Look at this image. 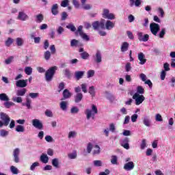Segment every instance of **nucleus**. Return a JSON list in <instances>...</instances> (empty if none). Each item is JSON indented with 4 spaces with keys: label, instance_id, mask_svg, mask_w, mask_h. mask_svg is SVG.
Instances as JSON below:
<instances>
[{
    "label": "nucleus",
    "instance_id": "dca6fc26",
    "mask_svg": "<svg viewBox=\"0 0 175 175\" xmlns=\"http://www.w3.org/2000/svg\"><path fill=\"white\" fill-rule=\"evenodd\" d=\"M120 146H122V147H124L125 150H129V138L126 137L122 139L120 142Z\"/></svg>",
    "mask_w": 175,
    "mask_h": 175
},
{
    "label": "nucleus",
    "instance_id": "3c124183",
    "mask_svg": "<svg viewBox=\"0 0 175 175\" xmlns=\"http://www.w3.org/2000/svg\"><path fill=\"white\" fill-rule=\"evenodd\" d=\"M10 170L12 174H17L18 173V169L17 167H14V165H12L10 167Z\"/></svg>",
    "mask_w": 175,
    "mask_h": 175
},
{
    "label": "nucleus",
    "instance_id": "f3484780",
    "mask_svg": "<svg viewBox=\"0 0 175 175\" xmlns=\"http://www.w3.org/2000/svg\"><path fill=\"white\" fill-rule=\"evenodd\" d=\"M79 51V53H81L80 54V55H81V58H82V59H88V58L90 57V54H88V53H87V51H84L83 48H80Z\"/></svg>",
    "mask_w": 175,
    "mask_h": 175
},
{
    "label": "nucleus",
    "instance_id": "c03bdc74",
    "mask_svg": "<svg viewBox=\"0 0 175 175\" xmlns=\"http://www.w3.org/2000/svg\"><path fill=\"white\" fill-rule=\"evenodd\" d=\"M25 73H26L27 76H31V75H32V68L29 66L25 67Z\"/></svg>",
    "mask_w": 175,
    "mask_h": 175
},
{
    "label": "nucleus",
    "instance_id": "e433bc0d",
    "mask_svg": "<svg viewBox=\"0 0 175 175\" xmlns=\"http://www.w3.org/2000/svg\"><path fill=\"white\" fill-rule=\"evenodd\" d=\"M13 102H16V103H23V98L21 96H14L12 97Z\"/></svg>",
    "mask_w": 175,
    "mask_h": 175
},
{
    "label": "nucleus",
    "instance_id": "13d9d810",
    "mask_svg": "<svg viewBox=\"0 0 175 175\" xmlns=\"http://www.w3.org/2000/svg\"><path fill=\"white\" fill-rule=\"evenodd\" d=\"M81 6H82V9H83L84 10H90L92 8V6H91V5L85 4V3H84L83 5H81Z\"/></svg>",
    "mask_w": 175,
    "mask_h": 175
},
{
    "label": "nucleus",
    "instance_id": "37998d69",
    "mask_svg": "<svg viewBox=\"0 0 175 175\" xmlns=\"http://www.w3.org/2000/svg\"><path fill=\"white\" fill-rule=\"evenodd\" d=\"M135 94H139V95H143L144 94V88L142 86L137 87V92Z\"/></svg>",
    "mask_w": 175,
    "mask_h": 175
},
{
    "label": "nucleus",
    "instance_id": "c85d7f7f",
    "mask_svg": "<svg viewBox=\"0 0 175 175\" xmlns=\"http://www.w3.org/2000/svg\"><path fill=\"white\" fill-rule=\"evenodd\" d=\"M27 94V90L25 88H21L16 90L17 96H24Z\"/></svg>",
    "mask_w": 175,
    "mask_h": 175
},
{
    "label": "nucleus",
    "instance_id": "a211bd4d",
    "mask_svg": "<svg viewBox=\"0 0 175 175\" xmlns=\"http://www.w3.org/2000/svg\"><path fill=\"white\" fill-rule=\"evenodd\" d=\"M129 2L131 8H133V6L139 8L142 5V0H129Z\"/></svg>",
    "mask_w": 175,
    "mask_h": 175
},
{
    "label": "nucleus",
    "instance_id": "bf43d9fd",
    "mask_svg": "<svg viewBox=\"0 0 175 175\" xmlns=\"http://www.w3.org/2000/svg\"><path fill=\"white\" fill-rule=\"evenodd\" d=\"M60 5L62 8H66V6H69V0H63Z\"/></svg>",
    "mask_w": 175,
    "mask_h": 175
},
{
    "label": "nucleus",
    "instance_id": "680f3d73",
    "mask_svg": "<svg viewBox=\"0 0 175 175\" xmlns=\"http://www.w3.org/2000/svg\"><path fill=\"white\" fill-rule=\"evenodd\" d=\"M57 32L58 33V35H62V33H64V32L65 31V29H64V27H62V26L59 27L57 29Z\"/></svg>",
    "mask_w": 175,
    "mask_h": 175
},
{
    "label": "nucleus",
    "instance_id": "ddd939ff",
    "mask_svg": "<svg viewBox=\"0 0 175 175\" xmlns=\"http://www.w3.org/2000/svg\"><path fill=\"white\" fill-rule=\"evenodd\" d=\"M29 16L24 12V11H21L18 12V15L17 16V19L20 20L21 21H27V20H29Z\"/></svg>",
    "mask_w": 175,
    "mask_h": 175
},
{
    "label": "nucleus",
    "instance_id": "bb28decb",
    "mask_svg": "<svg viewBox=\"0 0 175 175\" xmlns=\"http://www.w3.org/2000/svg\"><path fill=\"white\" fill-rule=\"evenodd\" d=\"M40 161L42 163H49V156L44 153H42L40 157Z\"/></svg>",
    "mask_w": 175,
    "mask_h": 175
},
{
    "label": "nucleus",
    "instance_id": "58836bf2",
    "mask_svg": "<svg viewBox=\"0 0 175 175\" xmlns=\"http://www.w3.org/2000/svg\"><path fill=\"white\" fill-rule=\"evenodd\" d=\"M118 162V157L116 155H113L111 157V163L112 165H117Z\"/></svg>",
    "mask_w": 175,
    "mask_h": 175
},
{
    "label": "nucleus",
    "instance_id": "c756f323",
    "mask_svg": "<svg viewBox=\"0 0 175 175\" xmlns=\"http://www.w3.org/2000/svg\"><path fill=\"white\" fill-rule=\"evenodd\" d=\"M35 17H36L35 21H36V23H38V24L42 23V21H43V20L44 19V17L43 16V14H39L36 15Z\"/></svg>",
    "mask_w": 175,
    "mask_h": 175
},
{
    "label": "nucleus",
    "instance_id": "4468645a",
    "mask_svg": "<svg viewBox=\"0 0 175 175\" xmlns=\"http://www.w3.org/2000/svg\"><path fill=\"white\" fill-rule=\"evenodd\" d=\"M93 59L96 64H100L102 62V53L100 51H97L95 55L93 56Z\"/></svg>",
    "mask_w": 175,
    "mask_h": 175
},
{
    "label": "nucleus",
    "instance_id": "603ef678",
    "mask_svg": "<svg viewBox=\"0 0 175 175\" xmlns=\"http://www.w3.org/2000/svg\"><path fill=\"white\" fill-rule=\"evenodd\" d=\"M165 35H166V29L162 28L161 31H160L159 36L161 39L164 38Z\"/></svg>",
    "mask_w": 175,
    "mask_h": 175
},
{
    "label": "nucleus",
    "instance_id": "a19ab883",
    "mask_svg": "<svg viewBox=\"0 0 175 175\" xmlns=\"http://www.w3.org/2000/svg\"><path fill=\"white\" fill-rule=\"evenodd\" d=\"M15 131L16 132H25V128H24V126L23 125H17Z\"/></svg>",
    "mask_w": 175,
    "mask_h": 175
},
{
    "label": "nucleus",
    "instance_id": "09e8293b",
    "mask_svg": "<svg viewBox=\"0 0 175 175\" xmlns=\"http://www.w3.org/2000/svg\"><path fill=\"white\" fill-rule=\"evenodd\" d=\"M110 132L114 133L116 132V124L114 123H111L109 124V129H108Z\"/></svg>",
    "mask_w": 175,
    "mask_h": 175
},
{
    "label": "nucleus",
    "instance_id": "e2e57ef3",
    "mask_svg": "<svg viewBox=\"0 0 175 175\" xmlns=\"http://www.w3.org/2000/svg\"><path fill=\"white\" fill-rule=\"evenodd\" d=\"M45 140L48 143H53L54 142V139H53V137H51V135H46L45 137Z\"/></svg>",
    "mask_w": 175,
    "mask_h": 175
},
{
    "label": "nucleus",
    "instance_id": "4d7b16f0",
    "mask_svg": "<svg viewBox=\"0 0 175 175\" xmlns=\"http://www.w3.org/2000/svg\"><path fill=\"white\" fill-rule=\"evenodd\" d=\"M105 95L107 96V99H109V100H113V99H114V96L109 92H106Z\"/></svg>",
    "mask_w": 175,
    "mask_h": 175
},
{
    "label": "nucleus",
    "instance_id": "6ab92c4d",
    "mask_svg": "<svg viewBox=\"0 0 175 175\" xmlns=\"http://www.w3.org/2000/svg\"><path fill=\"white\" fill-rule=\"evenodd\" d=\"M71 47H81L83 46V43L80 42L79 40L73 39L70 41Z\"/></svg>",
    "mask_w": 175,
    "mask_h": 175
},
{
    "label": "nucleus",
    "instance_id": "b1692460",
    "mask_svg": "<svg viewBox=\"0 0 175 175\" xmlns=\"http://www.w3.org/2000/svg\"><path fill=\"white\" fill-rule=\"evenodd\" d=\"M51 10L53 16H57L59 13V11L58 10V5L57 3L52 5Z\"/></svg>",
    "mask_w": 175,
    "mask_h": 175
},
{
    "label": "nucleus",
    "instance_id": "9b49d317",
    "mask_svg": "<svg viewBox=\"0 0 175 175\" xmlns=\"http://www.w3.org/2000/svg\"><path fill=\"white\" fill-rule=\"evenodd\" d=\"M32 125L36 129H40V131L43 129V124L38 119H33L32 120Z\"/></svg>",
    "mask_w": 175,
    "mask_h": 175
},
{
    "label": "nucleus",
    "instance_id": "f03ea898",
    "mask_svg": "<svg viewBox=\"0 0 175 175\" xmlns=\"http://www.w3.org/2000/svg\"><path fill=\"white\" fill-rule=\"evenodd\" d=\"M58 69L57 66H54L48 69L45 72V80L48 83H50L53 80V77H54V75H55V71Z\"/></svg>",
    "mask_w": 175,
    "mask_h": 175
},
{
    "label": "nucleus",
    "instance_id": "8fccbe9b",
    "mask_svg": "<svg viewBox=\"0 0 175 175\" xmlns=\"http://www.w3.org/2000/svg\"><path fill=\"white\" fill-rule=\"evenodd\" d=\"M68 29H70L72 32H76V27L73 24H69L66 26Z\"/></svg>",
    "mask_w": 175,
    "mask_h": 175
},
{
    "label": "nucleus",
    "instance_id": "de8ad7c7",
    "mask_svg": "<svg viewBox=\"0 0 175 175\" xmlns=\"http://www.w3.org/2000/svg\"><path fill=\"white\" fill-rule=\"evenodd\" d=\"M147 147V141L146 139H142L141 144H140V148L141 150H144Z\"/></svg>",
    "mask_w": 175,
    "mask_h": 175
},
{
    "label": "nucleus",
    "instance_id": "c9c22d12",
    "mask_svg": "<svg viewBox=\"0 0 175 175\" xmlns=\"http://www.w3.org/2000/svg\"><path fill=\"white\" fill-rule=\"evenodd\" d=\"M76 136H77V132H76L75 131H72L68 133V139H75V137H76Z\"/></svg>",
    "mask_w": 175,
    "mask_h": 175
},
{
    "label": "nucleus",
    "instance_id": "7ed1b4c3",
    "mask_svg": "<svg viewBox=\"0 0 175 175\" xmlns=\"http://www.w3.org/2000/svg\"><path fill=\"white\" fill-rule=\"evenodd\" d=\"M0 118L1 120H0V128H2V126H8L9 125V122H10V118L8 114L1 112L0 113ZM3 121V122H2Z\"/></svg>",
    "mask_w": 175,
    "mask_h": 175
},
{
    "label": "nucleus",
    "instance_id": "f257e3e1",
    "mask_svg": "<svg viewBox=\"0 0 175 175\" xmlns=\"http://www.w3.org/2000/svg\"><path fill=\"white\" fill-rule=\"evenodd\" d=\"M106 21L105 19H101L100 21H96L92 23V27L94 31H98L99 28L100 29H107V31H111L114 27H116V23L114 22H112L109 19L108 21Z\"/></svg>",
    "mask_w": 175,
    "mask_h": 175
},
{
    "label": "nucleus",
    "instance_id": "473e14b6",
    "mask_svg": "<svg viewBox=\"0 0 175 175\" xmlns=\"http://www.w3.org/2000/svg\"><path fill=\"white\" fill-rule=\"evenodd\" d=\"M60 109L64 111H66L68 109V101H62L60 103Z\"/></svg>",
    "mask_w": 175,
    "mask_h": 175
},
{
    "label": "nucleus",
    "instance_id": "f8f14e48",
    "mask_svg": "<svg viewBox=\"0 0 175 175\" xmlns=\"http://www.w3.org/2000/svg\"><path fill=\"white\" fill-rule=\"evenodd\" d=\"M137 36L139 42H148V39H150V36L148 34L143 35V32H138Z\"/></svg>",
    "mask_w": 175,
    "mask_h": 175
},
{
    "label": "nucleus",
    "instance_id": "72a5a7b5",
    "mask_svg": "<svg viewBox=\"0 0 175 175\" xmlns=\"http://www.w3.org/2000/svg\"><path fill=\"white\" fill-rule=\"evenodd\" d=\"M4 107H5V109H10V107H12V106H14V103L12 102V101H5L4 103Z\"/></svg>",
    "mask_w": 175,
    "mask_h": 175
},
{
    "label": "nucleus",
    "instance_id": "39448f33",
    "mask_svg": "<svg viewBox=\"0 0 175 175\" xmlns=\"http://www.w3.org/2000/svg\"><path fill=\"white\" fill-rule=\"evenodd\" d=\"M133 99L135 101L136 106L142 105L144 100H146V97L143 94H139V93H135L133 96Z\"/></svg>",
    "mask_w": 175,
    "mask_h": 175
},
{
    "label": "nucleus",
    "instance_id": "393cba45",
    "mask_svg": "<svg viewBox=\"0 0 175 175\" xmlns=\"http://www.w3.org/2000/svg\"><path fill=\"white\" fill-rule=\"evenodd\" d=\"M94 146L91 142L88 143L87 145L86 150H84L83 154L84 155H87V154H91V151H92Z\"/></svg>",
    "mask_w": 175,
    "mask_h": 175
},
{
    "label": "nucleus",
    "instance_id": "4c0bfd02",
    "mask_svg": "<svg viewBox=\"0 0 175 175\" xmlns=\"http://www.w3.org/2000/svg\"><path fill=\"white\" fill-rule=\"evenodd\" d=\"M100 154V147L99 146L96 145L94 146V150H93V155H98Z\"/></svg>",
    "mask_w": 175,
    "mask_h": 175
},
{
    "label": "nucleus",
    "instance_id": "864d4df0",
    "mask_svg": "<svg viewBox=\"0 0 175 175\" xmlns=\"http://www.w3.org/2000/svg\"><path fill=\"white\" fill-rule=\"evenodd\" d=\"M88 75V79H90V77H94V75H95V71L94 70H90L87 72Z\"/></svg>",
    "mask_w": 175,
    "mask_h": 175
},
{
    "label": "nucleus",
    "instance_id": "2f4dec72",
    "mask_svg": "<svg viewBox=\"0 0 175 175\" xmlns=\"http://www.w3.org/2000/svg\"><path fill=\"white\" fill-rule=\"evenodd\" d=\"M0 100L3 102H8V100H10L9 96L6 95L5 93L0 94Z\"/></svg>",
    "mask_w": 175,
    "mask_h": 175
},
{
    "label": "nucleus",
    "instance_id": "6e6552de",
    "mask_svg": "<svg viewBox=\"0 0 175 175\" xmlns=\"http://www.w3.org/2000/svg\"><path fill=\"white\" fill-rule=\"evenodd\" d=\"M150 29L152 35L157 36L158 32H159V29H161V26L158 23H152L150 25Z\"/></svg>",
    "mask_w": 175,
    "mask_h": 175
},
{
    "label": "nucleus",
    "instance_id": "a878e982",
    "mask_svg": "<svg viewBox=\"0 0 175 175\" xmlns=\"http://www.w3.org/2000/svg\"><path fill=\"white\" fill-rule=\"evenodd\" d=\"M85 71H76L75 72V77L76 80H80V79H83L84 76Z\"/></svg>",
    "mask_w": 175,
    "mask_h": 175
},
{
    "label": "nucleus",
    "instance_id": "0e129e2a",
    "mask_svg": "<svg viewBox=\"0 0 175 175\" xmlns=\"http://www.w3.org/2000/svg\"><path fill=\"white\" fill-rule=\"evenodd\" d=\"M87 87H88L87 83H82L81 85V90L83 92H84V94H87Z\"/></svg>",
    "mask_w": 175,
    "mask_h": 175
},
{
    "label": "nucleus",
    "instance_id": "1a4fd4ad",
    "mask_svg": "<svg viewBox=\"0 0 175 175\" xmlns=\"http://www.w3.org/2000/svg\"><path fill=\"white\" fill-rule=\"evenodd\" d=\"M16 85L18 88H25L28 85V79H19L16 81Z\"/></svg>",
    "mask_w": 175,
    "mask_h": 175
},
{
    "label": "nucleus",
    "instance_id": "0eeeda50",
    "mask_svg": "<svg viewBox=\"0 0 175 175\" xmlns=\"http://www.w3.org/2000/svg\"><path fill=\"white\" fill-rule=\"evenodd\" d=\"M102 16L103 18H107V20H115L116 19V15L113 13H110V10L107 8H104L103 10V14Z\"/></svg>",
    "mask_w": 175,
    "mask_h": 175
},
{
    "label": "nucleus",
    "instance_id": "774afa93",
    "mask_svg": "<svg viewBox=\"0 0 175 175\" xmlns=\"http://www.w3.org/2000/svg\"><path fill=\"white\" fill-rule=\"evenodd\" d=\"M45 116H46V117H53V111H51V110L46 109L45 111Z\"/></svg>",
    "mask_w": 175,
    "mask_h": 175
},
{
    "label": "nucleus",
    "instance_id": "4be33fe9",
    "mask_svg": "<svg viewBox=\"0 0 175 175\" xmlns=\"http://www.w3.org/2000/svg\"><path fill=\"white\" fill-rule=\"evenodd\" d=\"M138 59L139 61L140 65H144L147 62V59L144 58V53H139L138 54Z\"/></svg>",
    "mask_w": 175,
    "mask_h": 175
},
{
    "label": "nucleus",
    "instance_id": "412c9836",
    "mask_svg": "<svg viewBox=\"0 0 175 175\" xmlns=\"http://www.w3.org/2000/svg\"><path fill=\"white\" fill-rule=\"evenodd\" d=\"M142 122L145 126L150 127L151 126V119H150V117L148 116H144L142 118Z\"/></svg>",
    "mask_w": 175,
    "mask_h": 175
},
{
    "label": "nucleus",
    "instance_id": "423d86ee",
    "mask_svg": "<svg viewBox=\"0 0 175 175\" xmlns=\"http://www.w3.org/2000/svg\"><path fill=\"white\" fill-rule=\"evenodd\" d=\"M75 35H77V36L79 35V36H81L83 40H86V42L90 40V37L83 31V27L81 25L79 26L77 30L75 31Z\"/></svg>",
    "mask_w": 175,
    "mask_h": 175
},
{
    "label": "nucleus",
    "instance_id": "338daca9",
    "mask_svg": "<svg viewBox=\"0 0 175 175\" xmlns=\"http://www.w3.org/2000/svg\"><path fill=\"white\" fill-rule=\"evenodd\" d=\"M137 118H139V115L134 113L133 115L131 116V121L133 122H136L137 121Z\"/></svg>",
    "mask_w": 175,
    "mask_h": 175
},
{
    "label": "nucleus",
    "instance_id": "cd10ccee",
    "mask_svg": "<svg viewBox=\"0 0 175 175\" xmlns=\"http://www.w3.org/2000/svg\"><path fill=\"white\" fill-rule=\"evenodd\" d=\"M128 49H129V44L126 42H124L122 44L120 50L122 53H125V51H128Z\"/></svg>",
    "mask_w": 175,
    "mask_h": 175
},
{
    "label": "nucleus",
    "instance_id": "ea45409f",
    "mask_svg": "<svg viewBox=\"0 0 175 175\" xmlns=\"http://www.w3.org/2000/svg\"><path fill=\"white\" fill-rule=\"evenodd\" d=\"M9 135V131L5 130V129H1L0 130V136L1 137H6V136Z\"/></svg>",
    "mask_w": 175,
    "mask_h": 175
},
{
    "label": "nucleus",
    "instance_id": "69168bd1",
    "mask_svg": "<svg viewBox=\"0 0 175 175\" xmlns=\"http://www.w3.org/2000/svg\"><path fill=\"white\" fill-rule=\"evenodd\" d=\"M155 120L159 122H161V121H163V119L162 118V116H161L159 113L156 114Z\"/></svg>",
    "mask_w": 175,
    "mask_h": 175
},
{
    "label": "nucleus",
    "instance_id": "5fc2aeb1",
    "mask_svg": "<svg viewBox=\"0 0 175 175\" xmlns=\"http://www.w3.org/2000/svg\"><path fill=\"white\" fill-rule=\"evenodd\" d=\"M12 44H13V39L11 38H8V40L5 41V46H7V47H9Z\"/></svg>",
    "mask_w": 175,
    "mask_h": 175
},
{
    "label": "nucleus",
    "instance_id": "5701e85b",
    "mask_svg": "<svg viewBox=\"0 0 175 175\" xmlns=\"http://www.w3.org/2000/svg\"><path fill=\"white\" fill-rule=\"evenodd\" d=\"M74 99H75V103H80V102L83 100V93H77L74 96Z\"/></svg>",
    "mask_w": 175,
    "mask_h": 175
},
{
    "label": "nucleus",
    "instance_id": "f704fd0d",
    "mask_svg": "<svg viewBox=\"0 0 175 175\" xmlns=\"http://www.w3.org/2000/svg\"><path fill=\"white\" fill-rule=\"evenodd\" d=\"M52 165L54 167L58 168L59 166V160L57 158L52 159Z\"/></svg>",
    "mask_w": 175,
    "mask_h": 175
},
{
    "label": "nucleus",
    "instance_id": "9d476101",
    "mask_svg": "<svg viewBox=\"0 0 175 175\" xmlns=\"http://www.w3.org/2000/svg\"><path fill=\"white\" fill-rule=\"evenodd\" d=\"M14 162L18 163L20 162V148H16L13 150Z\"/></svg>",
    "mask_w": 175,
    "mask_h": 175
},
{
    "label": "nucleus",
    "instance_id": "2eb2a0df",
    "mask_svg": "<svg viewBox=\"0 0 175 175\" xmlns=\"http://www.w3.org/2000/svg\"><path fill=\"white\" fill-rule=\"evenodd\" d=\"M123 169H124V170H126V172L133 170V169H135V163H133V161H129L128 163H126L124 164Z\"/></svg>",
    "mask_w": 175,
    "mask_h": 175
},
{
    "label": "nucleus",
    "instance_id": "20e7f679",
    "mask_svg": "<svg viewBox=\"0 0 175 175\" xmlns=\"http://www.w3.org/2000/svg\"><path fill=\"white\" fill-rule=\"evenodd\" d=\"M85 114L87 120H90L91 117L94 118V117H95V114H98V108L95 106V105H92V110L88 109H86Z\"/></svg>",
    "mask_w": 175,
    "mask_h": 175
},
{
    "label": "nucleus",
    "instance_id": "7c9ffc66",
    "mask_svg": "<svg viewBox=\"0 0 175 175\" xmlns=\"http://www.w3.org/2000/svg\"><path fill=\"white\" fill-rule=\"evenodd\" d=\"M32 103V100L29 98H26V103H23V106H26L27 109H31V104Z\"/></svg>",
    "mask_w": 175,
    "mask_h": 175
},
{
    "label": "nucleus",
    "instance_id": "052dcab7",
    "mask_svg": "<svg viewBox=\"0 0 175 175\" xmlns=\"http://www.w3.org/2000/svg\"><path fill=\"white\" fill-rule=\"evenodd\" d=\"M94 165L96 166L97 167H99L102 166V161L100 160H95L93 161Z\"/></svg>",
    "mask_w": 175,
    "mask_h": 175
},
{
    "label": "nucleus",
    "instance_id": "a18cd8bd",
    "mask_svg": "<svg viewBox=\"0 0 175 175\" xmlns=\"http://www.w3.org/2000/svg\"><path fill=\"white\" fill-rule=\"evenodd\" d=\"M17 46H21L24 44V40L21 38H17L16 39Z\"/></svg>",
    "mask_w": 175,
    "mask_h": 175
},
{
    "label": "nucleus",
    "instance_id": "49530a36",
    "mask_svg": "<svg viewBox=\"0 0 175 175\" xmlns=\"http://www.w3.org/2000/svg\"><path fill=\"white\" fill-rule=\"evenodd\" d=\"M13 59H14V57L11 56L5 60V65H10L13 62Z\"/></svg>",
    "mask_w": 175,
    "mask_h": 175
},
{
    "label": "nucleus",
    "instance_id": "aec40b11",
    "mask_svg": "<svg viewBox=\"0 0 175 175\" xmlns=\"http://www.w3.org/2000/svg\"><path fill=\"white\" fill-rule=\"evenodd\" d=\"M72 96V93L69 92L68 89H65L63 92V98H62L61 100H65V99H69Z\"/></svg>",
    "mask_w": 175,
    "mask_h": 175
},
{
    "label": "nucleus",
    "instance_id": "79ce46f5",
    "mask_svg": "<svg viewBox=\"0 0 175 175\" xmlns=\"http://www.w3.org/2000/svg\"><path fill=\"white\" fill-rule=\"evenodd\" d=\"M51 57V53L49 52V51H46L44 53V58L46 59V61H49Z\"/></svg>",
    "mask_w": 175,
    "mask_h": 175
},
{
    "label": "nucleus",
    "instance_id": "6e6d98bb",
    "mask_svg": "<svg viewBox=\"0 0 175 175\" xmlns=\"http://www.w3.org/2000/svg\"><path fill=\"white\" fill-rule=\"evenodd\" d=\"M89 94H90L92 96H95V88L94 86H90L89 88Z\"/></svg>",
    "mask_w": 175,
    "mask_h": 175
}]
</instances>
